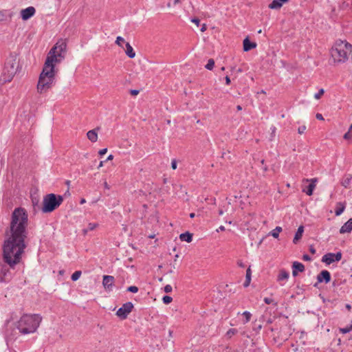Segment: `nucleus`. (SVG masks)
<instances>
[{
    "label": "nucleus",
    "instance_id": "f257e3e1",
    "mask_svg": "<svg viewBox=\"0 0 352 352\" xmlns=\"http://www.w3.org/2000/svg\"><path fill=\"white\" fill-rule=\"evenodd\" d=\"M28 222V214L25 208L19 207L12 211L3 245V260L12 268L20 263L27 247Z\"/></svg>",
    "mask_w": 352,
    "mask_h": 352
},
{
    "label": "nucleus",
    "instance_id": "f03ea898",
    "mask_svg": "<svg viewBox=\"0 0 352 352\" xmlns=\"http://www.w3.org/2000/svg\"><path fill=\"white\" fill-rule=\"evenodd\" d=\"M42 319L39 314H24L16 322V327L23 335L33 333L39 327Z\"/></svg>",
    "mask_w": 352,
    "mask_h": 352
},
{
    "label": "nucleus",
    "instance_id": "7ed1b4c3",
    "mask_svg": "<svg viewBox=\"0 0 352 352\" xmlns=\"http://www.w3.org/2000/svg\"><path fill=\"white\" fill-rule=\"evenodd\" d=\"M20 68L19 59L16 52L10 53L6 61L2 72L1 80L3 82H10Z\"/></svg>",
    "mask_w": 352,
    "mask_h": 352
},
{
    "label": "nucleus",
    "instance_id": "20e7f679",
    "mask_svg": "<svg viewBox=\"0 0 352 352\" xmlns=\"http://www.w3.org/2000/svg\"><path fill=\"white\" fill-rule=\"evenodd\" d=\"M352 52V45L346 41H340L331 48V55L335 63H344Z\"/></svg>",
    "mask_w": 352,
    "mask_h": 352
},
{
    "label": "nucleus",
    "instance_id": "39448f33",
    "mask_svg": "<svg viewBox=\"0 0 352 352\" xmlns=\"http://www.w3.org/2000/svg\"><path fill=\"white\" fill-rule=\"evenodd\" d=\"M55 74L56 72L52 71V67L49 69L43 68L36 87L38 93L43 94L52 87L55 83Z\"/></svg>",
    "mask_w": 352,
    "mask_h": 352
},
{
    "label": "nucleus",
    "instance_id": "423d86ee",
    "mask_svg": "<svg viewBox=\"0 0 352 352\" xmlns=\"http://www.w3.org/2000/svg\"><path fill=\"white\" fill-rule=\"evenodd\" d=\"M63 201V197L50 193L45 195L43 201V212H51L58 208Z\"/></svg>",
    "mask_w": 352,
    "mask_h": 352
},
{
    "label": "nucleus",
    "instance_id": "0eeeda50",
    "mask_svg": "<svg viewBox=\"0 0 352 352\" xmlns=\"http://www.w3.org/2000/svg\"><path fill=\"white\" fill-rule=\"evenodd\" d=\"M63 59L64 58L58 56L55 53L51 54V52L50 51L43 67L48 69L52 67V71H55V65L57 63H60Z\"/></svg>",
    "mask_w": 352,
    "mask_h": 352
},
{
    "label": "nucleus",
    "instance_id": "6e6552de",
    "mask_svg": "<svg viewBox=\"0 0 352 352\" xmlns=\"http://www.w3.org/2000/svg\"><path fill=\"white\" fill-rule=\"evenodd\" d=\"M67 44L65 41L58 42L51 50V54H56L60 58H65Z\"/></svg>",
    "mask_w": 352,
    "mask_h": 352
},
{
    "label": "nucleus",
    "instance_id": "1a4fd4ad",
    "mask_svg": "<svg viewBox=\"0 0 352 352\" xmlns=\"http://www.w3.org/2000/svg\"><path fill=\"white\" fill-rule=\"evenodd\" d=\"M133 308V305L132 302H126L123 304L120 308L118 309V310L116 312V315L121 319H125L126 318L129 314L131 312Z\"/></svg>",
    "mask_w": 352,
    "mask_h": 352
},
{
    "label": "nucleus",
    "instance_id": "9d476101",
    "mask_svg": "<svg viewBox=\"0 0 352 352\" xmlns=\"http://www.w3.org/2000/svg\"><path fill=\"white\" fill-rule=\"evenodd\" d=\"M342 258V253L338 252L336 254L334 253H327L324 254L322 258V261L325 263L327 265H330L334 261H339Z\"/></svg>",
    "mask_w": 352,
    "mask_h": 352
},
{
    "label": "nucleus",
    "instance_id": "9b49d317",
    "mask_svg": "<svg viewBox=\"0 0 352 352\" xmlns=\"http://www.w3.org/2000/svg\"><path fill=\"white\" fill-rule=\"evenodd\" d=\"M11 279L10 269L6 266H3L0 270V282L8 283Z\"/></svg>",
    "mask_w": 352,
    "mask_h": 352
},
{
    "label": "nucleus",
    "instance_id": "f8f14e48",
    "mask_svg": "<svg viewBox=\"0 0 352 352\" xmlns=\"http://www.w3.org/2000/svg\"><path fill=\"white\" fill-rule=\"evenodd\" d=\"M115 278L113 276H103L102 285L106 290L111 291L114 283Z\"/></svg>",
    "mask_w": 352,
    "mask_h": 352
},
{
    "label": "nucleus",
    "instance_id": "ddd939ff",
    "mask_svg": "<svg viewBox=\"0 0 352 352\" xmlns=\"http://www.w3.org/2000/svg\"><path fill=\"white\" fill-rule=\"evenodd\" d=\"M36 10L30 6L21 11V16L23 20L26 21L31 18L35 14Z\"/></svg>",
    "mask_w": 352,
    "mask_h": 352
},
{
    "label": "nucleus",
    "instance_id": "4468645a",
    "mask_svg": "<svg viewBox=\"0 0 352 352\" xmlns=\"http://www.w3.org/2000/svg\"><path fill=\"white\" fill-rule=\"evenodd\" d=\"M317 280L318 283H322L324 281L325 283H328L331 280V275L329 272L327 270H322L317 276Z\"/></svg>",
    "mask_w": 352,
    "mask_h": 352
},
{
    "label": "nucleus",
    "instance_id": "2eb2a0df",
    "mask_svg": "<svg viewBox=\"0 0 352 352\" xmlns=\"http://www.w3.org/2000/svg\"><path fill=\"white\" fill-rule=\"evenodd\" d=\"M307 182H311V184L307 187V189H303L302 191L305 192L307 195H311L313 194V191L316 187L315 183L317 182L316 178L311 179H305Z\"/></svg>",
    "mask_w": 352,
    "mask_h": 352
},
{
    "label": "nucleus",
    "instance_id": "dca6fc26",
    "mask_svg": "<svg viewBox=\"0 0 352 352\" xmlns=\"http://www.w3.org/2000/svg\"><path fill=\"white\" fill-rule=\"evenodd\" d=\"M100 130L99 127H97L94 129L90 130L87 133V138L91 142H96L98 140V131Z\"/></svg>",
    "mask_w": 352,
    "mask_h": 352
},
{
    "label": "nucleus",
    "instance_id": "f3484780",
    "mask_svg": "<svg viewBox=\"0 0 352 352\" xmlns=\"http://www.w3.org/2000/svg\"><path fill=\"white\" fill-rule=\"evenodd\" d=\"M352 230V219H349L340 229V234L349 233Z\"/></svg>",
    "mask_w": 352,
    "mask_h": 352
},
{
    "label": "nucleus",
    "instance_id": "a211bd4d",
    "mask_svg": "<svg viewBox=\"0 0 352 352\" xmlns=\"http://www.w3.org/2000/svg\"><path fill=\"white\" fill-rule=\"evenodd\" d=\"M256 43L250 42L248 37H246L243 40V50L245 52H248L254 48H256Z\"/></svg>",
    "mask_w": 352,
    "mask_h": 352
},
{
    "label": "nucleus",
    "instance_id": "6ab92c4d",
    "mask_svg": "<svg viewBox=\"0 0 352 352\" xmlns=\"http://www.w3.org/2000/svg\"><path fill=\"white\" fill-rule=\"evenodd\" d=\"M303 232L304 227L302 226H299L293 239L294 243L296 244L298 242V241L302 238Z\"/></svg>",
    "mask_w": 352,
    "mask_h": 352
},
{
    "label": "nucleus",
    "instance_id": "aec40b11",
    "mask_svg": "<svg viewBox=\"0 0 352 352\" xmlns=\"http://www.w3.org/2000/svg\"><path fill=\"white\" fill-rule=\"evenodd\" d=\"M179 239L182 241L190 243L192 240V234L188 232H186L179 235Z\"/></svg>",
    "mask_w": 352,
    "mask_h": 352
},
{
    "label": "nucleus",
    "instance_id": "412c9836",
    "mask_svg": "<svg viewBox=\"0 0 352 352\" xmlns=\"http://www.w3.org/2000/svg\"><path fill=\"white\" fill-rule=\"evenodd\" d=\"M125 53L131 58H133L135 56V53L129 43H126Z\"/></svg>",
    "mask_w": 352,
    "mask_h": 352
},
{
    "label": "nucleus",
    "instance_id": "4be33fe9",
    "mask_svg": "<svg viewBox=\"0 0 352 352\" xmlns=\"http://www.w3.org/2000/svg\"><path fill=\"white\" fill-rule=\"evenodd\" d=\"M284 3H282L281 1H280L279 0H273L269 5V8L270 9H273V10H278L280 9L283 5Z\"/></svg>",
    "mask_w": 352,
    "mask_h": 352
},
{
    "label": "nucleus",
    "instance_id": "5701e85b",
    "mask_svg": "<svg viewBox=\"0 0 352 352\" xmlns=\"http://www.w3.org/2000/svg\"><path fill=\"white\" fill-rule=\"evenodd\" d=\"M351 179L352 176L351 175H348L346 177H344L341 182L342 186H344V188H349Z\"/></svg>",
    "mask_w": 352,
    "mask_h": 352
},
{
    "label": "nucleus",
    "instance_id": "b1692460",
    "mask_svg": "<svg viewBox=\"0 0 352 352\" xmlns=\"http://www.w3.org/2000/svg\"><path fill=\"white\" fill-rule=\"evenodd\" d=\"M292 268L295 269L296 271L302 272L305 271V266L302 263H299L298 261H294L292 265Z\"/></svg>",
    "mask_w": 352,
    "mask_h": 352
},
{
    "label": "nucleus",
    "instance_id": "393cba45",
    "mask_svg": "<svg viewBox=\"0 0 352 352\" xmlns=\"http://www.w3.org/2000/svg\"><path fill=\"white\" fill-rule=\"evenodd\" d=\"M288 278H289V273L287 271H285L284 270H282L280 271L278 276V281L287 280Z\"/></svg>",
    "mask_w": 352,
    "mask_h": 352
},
{
    "label": "nucleus",
    "instance_id": "a878e982",
    "mask_svg": "<svg viewBox=\"0 0 352 352\" xmlns=\"http://www.w3.org/2000/svg\"><path fill=\"white\" fill-rule=\"evenodd\" d=\"M251 281V270L250 268H248L246 271V275H245V281L244 283V287H248Z\"/></svg>",
    "mask_w": 352,
    "mask_h": 352
},
{
    "label": "nucleus",
    "instance_id": "bb28decb",
    "mask_svg": "<svg viewBox=\"0 0 352 352\" xmlns=\"http://www.w3.org/2000/svg\"><path fill=\"white\" fill-rule=\"evenodd\" d=\"M282 231V228L277 226L271 232V234L273 237L277 239L279 236V233Z\"/></svg>",
    "mask_w": 352,
    "mask_h": 352
},
{
    "label": "nucleus",
    "instance_id": "cd10ccee",
    "mask_svg": "<svg viewBox=\"0 0 352 352\" xmlns=\"http://www.w3.org/2000/svg\"><path fill=\"white\" fill-rule=\"evenodd\" d=\"M214 65V61L212 58L208 60V63L206 65V68L208 70H212Z\"/></svg>",
    "mask_w": 352,
    "mask_h": 352
},
{
    "label": "nucleus",
    "instance_id": "c85d7f7f",
    "mask_svg": "<svg viewBox=\"0 0 352 352\" xmlns=\"http://www.w3.org/2000/svg\"><path fill=\"white\" fill-rule=\"evenodd\" d=\"M81 271H76L72 275V280L73 281H76L81 276Z\"/></svg>",
    "mask_w": 352,
    "mask_h": 352
},
{
    "label": "nucleus",
    "instance_id": "c756f323",
    "mask_svg": "<svg viewBox=\"0 0 352 352\" xmlns=\"http://www.w3.org/2000/svg\"><path fill=\"white\" fill-rule=\"evenodd\" d=\"M352 331V324L349 326V327H346L344 328H340V331L342 333H349L350 331Z\"/></svg>",
    "mask_w": 352,
    "mask_h": 352
},
{
    "label": "nucleus",
    "instance_id": "7c9ffc66",
    "mask_svg": "<svg viewBox=\"0 0 352 352\" xmlns=\"http://www.w3.org/2000/svg\"><path fill=\"white\" fill-rule=\"evenodd\" d=\"M243 316H244L245 318L244 323H247L250 320L252 314L249 311H245L243 313Z\"/></svg>",
    "mask_w": 352,
    "mask_h": 352
},
{
    "label": "nucleus",
    "instance_id": "2f4dec72",
    "mask_svg": "<svg viewBox=\"0 0 352 352\" xmlns=\"http://www.w3.org/2000/svg\"><path fill=\"white\" fill-rule=\"evenodd\" d=\"M173 300V298L172 297L169 296H164L163 298H162V301L164 304L167 305V304H169L170 302H171Z\"/></svg>",
    "mask_w": 352,
    "mask_h": 352
},
{
    "label": "nucleus",
    "instance_id": "473e14b6",
    "mask_svg": "<svg viewBox=\"0 0 352 352\" xmlns=\"http://www.w3.org/2000/svg\"><path fill=\"white\" fill-rule=\"evenodd\" d=\"M237 331H238L236 329H230L227 331L226 336L228 338H231L233 335L236 334Z\"/></svg>",
    "mask_w": 352,
    "mask_h": 352
},
{
    "label": "nucleus",
    "instance_id": "72a5a7b5",
    "mask_svg": "<svg viewBox=\"0 0 352 352\" xmlns=\"http://www.w3.org/2000/svg\"><path fill=\"white\" fill-rule=\"evenodd\" d=\"M324 90L323 89H319L318 92L314 95V98L316 100H318L321 98V96L324 94Z\"/></svg>",
    "mask_w": 352,
    "mask_h": 352
},
{
    "label": "nucleus",
    "instance_id": "f704fd0d",
    "mask_svg": "<svg viewBox=\"0 0 352 352\" xmlns=\"http://www.w3.org/2000/svg\"><path fill=\"white\" fill-rule=\"evenodd\" d=\"M344 210V206H342L340 208H337L335 210V214L336 216L340 215Z\"/></svg>",
    "mask_w": 352,
    "mask_h": 352
},
{
    "label": "nucleus",
    "instance_id": "c9c22d12",
    "mask_svg": "<svg viewBox=\"0 0 352 352\" xmlns=\"http://www.w3.org/2000/svg\"><path fill=\"white\" fill-rule=\"evenodd\" d=\"M98 226V223H89L88 224L87 229H88L89 231H91V230H94L96 228H97Z\"/></svg>",
    "mask_w": 352,
    "mask_h": 352
},
{
    "label": "nucleus",
    "instance_id": "e433bc0d",
    "mask_svg": "<svg viewBox=\"0 0 352 352\" xmlns=\"http://www.w3.org/2000/svg\"><path fill=\"white\" fill-rule=\"evenodd\" d=\"M127 292L132 293H137L138 292V287L136 286H130L127 288Z\"/></svg>",
    "mask_w": 352,
    "mask_h": 352
},
{
    "label": "nucleus",
    "instance_id": "4c0bfd02",
    "mask_svg": "<svg viewBox=\"0 0 352 352\" xmlns=\"http://www.w3.org/2000/svg\"><path fill=\"white\" fill-rule=\"evenodd\" d=\"M124 41V39L122 36H118L116 40V43L119 45L122 46L121 43H123Z\"/></svg>",
    "mask_w": 352,
    "mask_h": 352
},
{
    "label": "nucleus",
    "instance_id": "58836bf2",
    "mask_svg": "<svg viewBox=\"0 0 352 352\" xmlns=\"http://www.w3.org/2000/svg\"><path fill=\"white\" fill-rule=\"evenodd\" d=\"M343 138L345 140L351 139L352 138V132H351L348 130V131L344 135Z\"/></svg>",
    "mask_w": 352,
    "mask_h": 352
},
{
    "label": "nucleus",
    "instance_id": "ea45409f",
    "mask_svg": "<svg viewBox=\"0 0 352 352\" xmlns=\"http://www.w3.org/2000/svg\"><path fill=\"white\" fill-rule=\"evenodd\" d=\"M306 129H307V128H306V126H305V125L300 126H299V127H298V133L299 134H302V133H304V132L305 131Z\"/></svg>",
    "mask_w": 352,
    "mask_h": 352
},
{
    "label": "nucleus",
    "instance_id": "a19ab883",
    "mask_svg": "<svg viewBox=\"0 0 352 352\" xmlns=\"http://www.w3.org/2000/svg\"><path fill=\"white\" fill-rule=\"evenodd\" d=\"M172 287L171 285H166L164 288V290L166 293H170L172 292Z\"/></svg>",
    "mask_w": 352,
    "mask_h": 352
},
{
    "label": "nucleus",
    "instance_id": "79ce46f5",
    "mask_svg": "<svg viewBox=\"0 0 352 352\" xmlns=\"http://www.w3.org/2000/svg\"><path fill=\"white\" fill-rule=\"evenodd\" d=\"M264 302L266 303V304H271L274 302V300L270 298H264Z\"/></svg>",
    "mask_w": 352,
    "mask_h": 352
},
{
    "label": "nucleus",
    "instance_id": "37998d69",
    "mask_svg": "<svg viewBox=\"0 0 352 352\" xmlns=\"http://www.w3.org/2000/svg\"><path fill=\"white\" fill-rule=\"evenodd\" d=\"M171 168L173 170H175L177 168V161L175 160H173L171 162Z\"/></svg>",
    "mask_w": 352,
    "mask_h": 352
},
{
    "label": "nucleus",
    "instance_id": "c03bdc74",
    "mask_svg": "<svg viewBox=\"0 0 352 352\" xmlns=\"http://www.w3.org/2000/svg\"><path fill=\"white\" fill-rule=\"evenodd\" d=\"M191 21L197 25V26L199 25L200 20L197 18H193L191 19Z\"/></svg>",
    "mask_w": 352,
    "mask_h": 352
},
{
    "label": "nucleus",
    "instance_id": "a18cd8bd",
    "mask_svg": "<svg viewBox=\"0 0 352 352\" xmlns=\"http://www.w3.org/2000/svg\"><path fill=\"white\" fill-rule=\"evenodd\" d=\"M130 93L132 96H136L139 94V90L137 89H131Z\"/></svg>",
    "mask_w": 352,
    "mask_h": 352
},
{
    "label": "nucleus",
    "instance_id": "49530a36",
    "mask_svg": "<svg viewBox=\"0 0 352 352\" xmlns=\"http://www.w3.org/2000/svg\"><path fill=\"white\" fill-rule=\"evenodd\" d=\"M107 148H103V149L100 150L98 153L100 155H103L107 153Z\"/></svg>",
    "mask_w": 352,
    "mask_h": 352
},
{
    "label": "nucleus",
    "instance_id": "de8ad7c7",
    "mask_svg": "<svg viewBox=\"0 0 352 352\" xmlns=\"http://www.w3.org/2000/svg\"><path fill=\"white\" fill-rule=\"evenodd\" d=\"M316 118L320 120H323L324 118L321 113H317L316 116Z\"/></svg>",
    "mask_w": 352,
    "mask_h": 352
},
{
    "label": "nucleus",
    "instance_id": "09e8293b",
    "mask_svg": "<svg viewBox=\"0 0 352 352\" xmlns=\"http://www.w3.org/2000/svg\"><path fill=\"white\" fill-rule=\"evenodd\" d=\"M302 258L305 261H311V257L308 254H304Z\"/></svg>",
    "mask_w": 352,
    "mask_h": 352
},
{
    "label": "nucleus",
    "instance_id": "8fccbe9b",
    "mask_svg": "<svg viewBox=\"0 0 352 352\" xmlns=\"http://www.w3.org/2000/svg\"><path fill=\"white\" fill-rule=\"evenodd\" d=\"M206 29H207L206 25L205 23L202 24L201 30H200L201 32H204L206 30Z\"/></svg>",
    "mask_w": 352,
    "mask_h": 352
},
{
    "label": "nucleus",
    "instance_id": "3c124183",
    "mask_svg": "<svg viewBox=\"0 0 352 352\" xmlns=\"http://www.w3.org/2000/svg\"><path fill=\"white\" fill-rule=\"evenodd\" d=\"M237 265H238L240 267H245V265L243 264V263L241 261H238V262H237Z\"/></svg>",
    "mask_w": 352,
    "mask_h": 352
},
{
    "label": "nucleus",
    "instance_id": "603ef678",
    "mask_svg": "<svg viewBox=\"0 0 352 352\" xmlns=\"http://www.w3.org/2000/svg\"><path fill=\"white\" fill-rule=\"evenodd\" d=\"M309 251L312 254H315L316 253V250H315V248L312 245L310 246Z\"/></svg>",
    "mask_w": 352,
    "mask_h": 352
},
{
    "label": "nucleus",
    "instance_id": "864d4df0",
    "mask_svg": "<svg viewBox=\"0 0 352 352\" xmlns=\"http://www.w3.org/2000/svg\"><path fill=\"white\" fill-rule=\"evenodd\" d=\"M225 80H226V83L227 85H230V79L229 76H226V78H225Z\"/></svg>",
    "mask_w": 352,
    "mask_h": 352
},
{
    "label": "nucleus",
    "instance_id": "5fc2aeb1",
    "mask_svg": "<svg viewBox=\"0 0 352 352\" xmlns=\"http://www.w3.org/2000/svg\"><path fill=\"white\" fill-rule=\"evenodd\" d=\"M5 15L4 14L0 11V21H2L4 19Z\"/></svg>",
    "mask_w": 352,
    "mask_h": 352
},
{
    "label": "nucleus",
    "instance_id": "6e6d98bb",
    "mask_svg": "<svg viewBox=\"0 0 352 352\" xmlns=\"http://www.w3.org/2000/svg\"><path fill=\"white\" fill-rule=\"evenodd\" d=\"M225 230V227L223 226H221L217 230V231L219 232V231H224Z\"/></svg>",
    "mask_w": 352,
    "mask_h": 352
},
{
    "label": "nucleus",
    "instance_id": "4d7b16f0",
    "mask_svg": "<svg viewBox=\"0 0 352 352\" xmlns=\"http://www.w3.org/2000/svg\"><path fill=\"white\" fill-rule=\"evenodd\" d=\"M292 275L294 276H296L298 275V271H296L295 269H293Z\"/></svg>",
    "mask_w": 352,
    "mask_h": 352
},
{
    "label": "nucleus",
    "instance_id": "13d9d810",
    "mask_svg": "<svg viewBox=\"0 0 352 352\" xmlns=\"http://www.w3.org/2000/svg\"><path fill=\"white\" fill-rule=\"evenodd\" d=\"M113 159V155H109L107 159V160H112Z\"/></svg>",
    "mask_w": 352,
    "mask_h": 352
},
{
    "label": "nucleus",
    "instance_id": "bf43d9fd",
    "mask_svg": "<svg viewBox=\"0 0 352 352\" xmlns=\"http://www.w3.org/2000/svg\"><path fill=\"white\" fill-rule=\"evenodd\" d=\"M88 231H89V230H88V229H87H87H84V230H82V233H83V234H84V235L87 234V232H88Z\"/></svg>",
    "mask_w": 352,
    "mask_h": 352
},
{
    "label": "nucleus",
    "instance_id": "052dcab7",
    "mask_svg": "<svg viewBox=\"0 0 352 352\" xmlns=\"http://www.w3.org/2000/svg\"><path fill=\"white\" fill-rule=\"evenodd\" d=\"M236 109H237V111H241L242 110V107L241 105H237L236 106Z\"/></svg>",
    "mask_w": 352,
    "mask_h": 352
},
{
    "label": "nucleus",
    "instance_id": "680f3d73",
    "mask_svg": "<svg viewBox=\"0 0 352 352\" xmlns=\"http://www.w3.org/2000/svg\"><path fill=\"white\" fill-rule=\"evenodd\" d=\"M346 308L348 309V310H350L351 309V306L349 305V304H346Z\"/></svg>",
    "mask_w": 352,
    "mask_h": 352
},
{
    "label": "nucleus",
    "instance_id": "e2e57ef3",
    "mask_svg": "<svg viewBox=\"0 0 352 352\" xmlns=\"http://www.w3.org/2000/svg\"><path fill=\"white\" fill-rule=\"evenodd\" d=\"M85 202H86V200H85V199H81V200H80V204H85Z\"/></svg>",
    "mask_w": 352,
    "mask_h": 352
},
{
    "label": "nucleus",
    "instance_id": "0e129e2a",
    "mask_svg": "<svg viewBox=\"0 0 352 352\" xmlns=\"http://www.w3.org/2000/svg\"><path fill=\"white\" fill-rule=\"evenodd\" d=\"M223 214V210H222V209H220V210H219V215H222Z\"/></svg>",
    "mask_w": 352,
    "mask_h": 352
},
{
    "label": "nucleus",
    "instance_id": "69168bd1",
    "mask_svg": "<svg viewBox=\"0 0 352 352\" xmlns=\"http://www.w3.org/2000/svg\"><path fill=\"white\" fill-rule=\"evenodd\" d=\"M103 166V162H100L98 166V168Z\"/></svg>",
    "mask_w": 352,
    "mask_h": 352
},
{
    "label": "nucleus",
    "instance_id": "338daca9",
    "mask_svg": "<svg viewBox=\"0 0 352 352\" xmlns=\"http://www.w3.org/2000/svg\"><path fill=\"white\" fill-rule=\"evenodd\" d=\"M179 1H180V0H175V1H174V4L175 5V4H177V3H179Z\"/></svg>",
    "mask_w": 352,
    "mask_h": 352
},
{
    "label": "nucleus",
    "instance_id": "774afa93",
    "mask_svg": "<svg viewBox=\"0 0 352 352\" xmlns=\"http://www.w3.org/2000/svg\"><path fill=\"white\" fill-rule=\"evenodd\" d=\"M195 217V213H190V218H193Z\"/></svg>",
    "mask_w": 352,
    "mask_h": 352
}]
</instances>
